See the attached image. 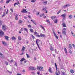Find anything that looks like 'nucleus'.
<instances>
[{"label":"nucleus","mask_w":75,"mask_h":75,"mask_svg":"<svg viewBox=\"0 0 75 75\" xmlns=\"http://www.w3.org/2000/svg\"><path fill=\"white\" fill-rule=\"evenodd\" d=\"M24 50H25V47L23 46V47L22 48L21 50L22 53L20 54V55H23V54H24Z\"/></svg>","instance_id":"f257e3e1"},{"label":"nucleus","mask_w":75,"mask_h":75,"mask_svg":"<svg viewBox=\"0 0 75 75\" xmlns=\"http://www.w3.org/2000/svg\"><path fill=\"white\" fill-rule=\"evenodd\" d=\"M62 34H64V35H66L67 33H66V29L65 28H63L62 31Z\"/></svg>","instance_id":"f03ea898"},{"label":"nucleus","mask_w":75,"mask_h":75,"mask_svg":"<svg viewBox=\"0 0 75 75\" xmlns=\"http://www.w3.org/2000/svg\"><path fill=\"white\" fill-rule=\"evenodd\" d=\"M37 68V69L39 71H42L44 68V67H38Z\"/></svg>","instance_id":"7ed1b4c3"},{"label":"nucleus","mask_w":75,"mask_h":75,"mask_svg":"<svg viewBox=\"0 0 75 75\" xmlns=\"http://www.w3.org/2000/svg\"><path fill=\"white\" fill-rule=\"evenodd\" d=\"M29 68L30 70H36V69H37L35 67H33V66H30Z\"/></svg>","instance_id":"20e7f679"},{"label":"nucleus","mask_w":75,"mask_h":75,"mask_svg":"<svg viewBox=\"0 0 75 75\" xmlns=\"http://www.w3.org/2000/svg\"><path fill=\"white\" fill-rule=\"evenodd\" d=\"M2 30H4V31H5L6 30V25H2Z\"/></svg>","instance_id":"39448f33"},{"label":"nucleus","mask_w":75,"mask_h":75,"mask_svg":"<svg viewBox=\"0 0 75 75\" xmlns=\"http://www.w3.org/2000/svg\"><path fill=\"white\" fill-rule=\"evenodd\" d=\"M21 12V13H26L27 11L25 9H24L22 10Z\"/></svg>","instance_id":"423d86ee"},{"label":"nucleus","mask_w":75,"mask_h":75,"mask_svg":"<svg viewBox=\"0 0 75 75\" xmlns=\"http://www.w3.org/2000/svg\"><path fill=\"white\" fill-rule=\"evenodd\" d=\"M4 35V32L2 31V30L0 31V36H2V35Z\"/></svg>","instance_id":"0eeeda50"},{"label":"nucleus","mask_w":75,"mask_h":75,"mask_svg":"<svg viewBox=\"0 0 75 75\" xmlns=\"http://www.w3.org/2000/svg\"><path fill=\"white\" fill-rule=\"evenodd\" d=\"M69 4H67L66 5L64 6H63V8H66V7H69Z\"/></svg>","instance_id":"6e6552de"},{"label":"nucleus","mask_w":75,"mask_h":75,"mask_svg":"<svg viewBox=\"0 0 75 75\" xmlns=\"http://www.w3.org/2000/svg\"><path fill=\"white\" fill-rule=\"evenodd\" d=\"M53 32L54 34V36L56 37L57 39H58V36H57V35H56V34H55V33L54 31H53Z\"/></svg>","instance_id":"1a4fd4ad"},{"label":"nucleus","mask_w":75,"mask_h":75,"mask_svg":"<svg viewBox=\"0 0 75 75\" xmlns=\"http://www.w3.org/2000/svg\"><path fill=\"white\" fill-rule=\"evenodd\" d=\"M40 40L39 39H36V43L37 45H38V42H39Z\"/></svg>","instance_id":"9d476101"},{"label":"nucleus","mask_w":75,"mask_h":75,"mask_svg":"<svg viewBox=\"0 0 75 75\" xmlns=\"http://www.w3.org/2000/svg\"><path fill=\"white\" fill-rule=\"evenodd\" d=\"M48 71L50 73H52L53 72L52 71V69L51 67L49 68Z\"/></svg>","instance_id":"9b49d317"},{"label":"nucleus","mask_w":75,"mask_h":75,"mask_svg":"<svg viewBox=\"0 0 75 75\" xmlns=\"http://www.w3.org/2000/svg\"><path fill=\"white\" fill-rule=\"evenodd\" d=\"M64 51L66 55H68V52H67V50L66 48H65L64 49Z\"/></svg>","instance_id":"f8f14e48"},{"label":"nucleus","mask_w":75,"mask_h":75,"mask_svg":"<svg viewBox=\"0 0 75 75\" xmlns=\"http://www.w3.org/2000/svg\"><path fill=\"white\" fill-rule=\"evenodd\" d=\"M59 74H60V72H59V70H58L56 73V75H59Z\"/></svg>","instance_id":"ddd939ff"},{"label":"nucleus","mask_w":75,"mask_h":75,"mask_svg":"<svg viewBox=\"0 0 75 75\" xmlns=\"http://www.w3.org/2000/svg\"><path fill=\"white\" fill-rule=\"evenodd\" d=\"M53 21L54 23H55V24H57L58 22V20H57V19H54L53 20Z\"/></svg>","instance_id":"4468645a"},{"label":"nucleus","mask_w":75,"mask_h":75,"mask_svg":"<svg viewBox=\"0 0 75 75\" xmlns=\"http://www.w3.org/2000/svg\"><path fill=\"white\" fill-rule=\"evenodd\" d=\"M4 37L6 40H7V41H8V37L6 36H4Z\"/></svg>","instance_id":"2eb2a0df"},{"label":"nucleus","mask_w":75,"mask_h":75,"mask_svg":"<svg viewBox=\"0 0 75 75\" xmlns=\"http://www.w3.org/2000/svg\"><path fill=\"white\" fill-rule=\"evenodd\" d=\"M61 16L62 17H63V18H65V16H66V14H65V13H64V14L62 15H61Z\"/></svg>","instance_id":"dca6fc26"},{"label":"nucleus","mask_w":75,"mask_h":75,"mask_svg":"<svg viewBox=\"0 0 75 75\" xmlns=\"http://www.w3.org/2000/svg\"><path fill=\"white\" fill-rule=\"evenodd\" d=\"M15 19L16 20H18V15H17V14H16L15 16Z\"/></svg>","instance_id":"f3484780"},{"label":"nucleus","mask_w":75,"mask_h":75,"mask_svg":"<svg viewBox=\"0 0 75 75\" xmlns=\"http://www.w3.org/2000/svg\"><path fill=\"white\" fill-rule=\"evenodd\" d=\"M16 4L17 5H18L19 4V1H18L17 3H15L14 4V6Z\"/></svg>","instance_id":"a211bd4d"},{"label":"nucleus","mask_w":75,"mask_h":75,"mask_svg":"<svg viewBox=\"0 0 75 75\" xmlns=\"http://www.w3.org/2000/svg\"><path fill=\"white\" fill-rule=\"evenodd\" d=\"M18 40H19V41H21V36H18Z\"/></svg>","instance_id":"6ab92c4d"},{"label":"nucleus","mask_w":75,"mask_h":75,"mask_svg":"<svg viewBox=\"0 0 75 75\" xmlns=\"http://www.w3.org/2000/svg\"><path fill=\"white\" fill-rule=\"evenodd\" d=\"M40 36L41 37H45V35L44 34H42V33H40Z\"/></svg>","instance_id":"aec40b11"},{"label":"nucleus","mask_w":75,"mask_h":75,"mask_svg":"<svg viewBox=\"0 0 75 75\" xmlns=\"http://www.w3.org/2000/svg\"><path fill=\"white\" fill-rule=\"evenodd\" d=\"M54 64L56 67V71H57V69H58V68L57 67V64L56 63H55Z\"/></svg>","instance_id":"412c9836"},{"label":"nucleus","mask_w":75,"mask_h":75,"mask_svg":"<svg viewBox=\"0 0 75 75\" xmlns=\"http://www.w3.org/2000/svg\"><path fill=\"white\" fill-rule=\"evenodd\" d=\"M70 72L71 73V74H74V71L72 69H71L70 70Z\"/></svg>","instance_id":"4be33fe9"},{"label":"nucleus","mask_w":75,"mask_h":75,"mask_svg":"<svg viewBox=\"0 0 75 75\" xmlns=\"http://www.w3.org/2000/svg\"><path fill=\"white\" fill-rule=\"evenodd\" d=\"M51 18L53 20H54V19H55V16H52L51 17Z\"/></svg>","instance_id":"5701e85b"},{"label":"nucleus","mask_w":75,"mask_h":75,"mask_svg":"<svg viewBox=\"0 0 75 75\" xmlns=\"http://www.w3.org/2000/svg\"><path fill=\"white\" fill-rule=\"evenodd\" d=\"M11 39L12 40H16V38L15 37L13 36L11 38Z\"/></svg>","instance_id":"b1692460"},{"label":"nucleus","mask_w":75,"mask_h":75,"mask_svg":"<svg viewBox=\"0 0 75 75\" xmlns=\"http://www.w3.org/2000/svg\"><path fill=\"white\" fill-rule=\"evenodd\" d=\"M2 43L4 45H6V43L5 42H2Z\"/></svg>","instance_id":"393cba45"},{"label":"nucleus","mask_w":75,"mask_h":75,"mask_svg":"<svg viewBox=\"0 0 75 75\" xmlns=\"http://www.w3.org/2000/svg\"><path fill=\"white\" fill-rule=\"evenodd\" d=\"M40 27H41L42 29L44 30V31H45V30L44 28V27L42 26V25H40Z\"/></svg>","instance_id":"a878e982"},{"label":"nucleus","mask_w":75,"mask_h":75,"mask_svg":"<svg viewBox=\"0 0 75 75\" xmlns=\"http://www.w3.org/2000/svg\"><path fill=\"white\" fill-rule=\"evenodd\" d=\"M62 25L63 26V27H67V26L66 25L65 23H63Z\"/></svg>","instance_id":"bb28decb"},{"label":"nucleus","mask_w":75,"mask_h":75,"mask_svg":"<svg viewBox=\"0 0 75 75\" xmlns=\"http://www.w3.org/2000/svg\"><path fill=\"white\" fill-rule=\"evenodd\" d=\"M23 29L24 30H25V31H26V32H27V33H28V30H27V28H24Z\"/></svg>","instance_id":"cd10ccee"},{"label":"nucleus","mask_w":75,"mask_h":75,"mask_svg":"<svg viewBox=\"0 0 75 75\" xmlns=\"http://www.w3.org/2000/svg\"><path fill=\"white\" fill-rule=\"evenodd\" d=\"M11 0H8L6 1V3L7 4H8V3H10V1H11Z\"/></svg>","instance_id":"c85d7f7f"},{"label":"nucleus","mask_w":75,"mask_h":75,"mask_svg":"<svg viewBox=\"0 0 75 75\" xmlns=\"http://www.w3.org/2000/svg\"><path fill=\"white\" fill-rule=\"evenodd\" d=\"M24 60H25V59H24V58H22L20 60V61H21V62H22V61H24Z\"/></svg>","instance_id":"c756f323"},{"label":"nucleus","mask_w":75,"mask_h":75,"mask_svg":"<svg viewBox=\"0 0 75 75\" xmlns=\"http://www.w3.org/2000/svg\"><path fill=\"white\" fill-rule=\"evenodd\" d=\"M65 72H62V75H65Z\"/></svg>","instance_id":"7c9ffc66"},{"label":"nucleus","mask_w":75,"mask_h":75,"mask_svg":"<svg viewBox=\"0 0 75 75\" xmlns=\"http://www.w3.org/2000/svg\"><path fill=\"white\" fill-rule=\"evenodd\" d=\"M30 32H31V33H33V32H34V30L31 28L30 29Z\"/></svg>","instance_id":"2f4dec72"},{"label":"nucleus","mask_w":75,"mask_h":75,"mask_svg":"<svg viewBox=\"0 0 75 75\" xmlns=\"http://www.w3.org/2000/svg\"><path fill=\"white\" fill-rule=\"evenodd\" d=\"M50 50L51 51H53L54 50V48H53L52 46H51Z\"/></svg>","instance_id":"473e14b6"},{"label":"nucleus","mask_w":75,"mask_h":75,"mask_svg":"<svg viewBox=\"0 0 75 75\" xmlns=\"http://www.w3.org/2000/svg\"><path fill=\"white\" fill-rule=\"evenodd\" d=\"M69 18H70V19H71V18H72V15H69Z\"/></svg>","instance_id":"72a5a7b5"},{"label":"nucleus","mask_w":75,"mask_h":75,"mask_svg":"<svg viewBox=\"0 0 75 75\" xmlns=\"http://www.w3.org/2000/svg\"><path fill=\"white\" fill-rule=\"evenodd\" d=\"M47 4V1H45L44 2V5H45Z\"/></svg>","instance_id":"f704fd0d"},{"label":"nucleus","mask_w":75,"mask_h":75,"mask_svg":"<svg viewBox=\"0 0 75 75\" xmlns=\"http://www.w3.org/2000/svg\"><path fill=\"white\" fill-rule=\"evenodd\" d=\"M32 22H33V24H35V25H37V24L36 23H35V21H33Z\"/></svg>","instance_id":"c9c22d12"},{"label":"nucleus","mask_w":75,"mask_h":75,"mask_svg":"<svg viewBox=\"0 0 75 75\" xmlns=\"http://www.w3.org/2000/svg\"><path fill=\"white\" fill-rule=\"evenodd\" d=\"M6 14V13L5 12L4 13V14L2 15V17H4L5 15Z\"/></svg>","instance_id":"e433bc0d"},{"label":"nucleus","mask_w":75,"mask_h":75,"mask_svg":"<svg viewBox=\"0 0 75 75\" xmlns=\"http://www.w3.org/2000/svg\"><path fill=\"white\" fill-rule=\"evenodd\" d=\"M35 1H36V0H32L31 1V2H32V3H34L35 2Z\"/></svg>","instance_id":"4c0bfd02"},{"label":"nucleus","mask_w":75,"mask_h":75,"mask_svg":"<svg viewBox=\"0 0 75 75\" xmlns=\"http://www.w3.org/2000/svg\"><path fill=\"white\" fill-rule=\"evenodd\" d=\"M38 48H39V50H40V51H41V48H40V46H39V45H38Z\"/></svg>","instance_id":"58836bf2"},{"label":"nucleus","mask_w":75,"mask_h":75,"mask_svg":"<svg viewBox=\"0 0 75 75\" xmlns=\"http://www.w3.org/2000/svg\"><path fill=\"white\" fill-rule=\"evenodd\" d=\"M5 64H6V65H8V62H5Z\"/></svg>","instance_id":"ea45409f"},{"label":"nucleus","mask_w":75,"mask_h":75,"mask_svg":"<svg viewBox=\"0 0 75 75\" xmlns=\"http://www.w3.org/2000/svg\"><path fill=\"white\" fill-rule=\"evenodd\" d=\"M6 10L7 11L6 12V14H8V9L7 8Z\"/></svg>","instance_id":"a19ab883"},{"label":"nucleus","mask_w":75,"mask_h":75,"mask_svg":"<svg viewBox=\"0 0 75 75\" xmlns=\"http://www.w3.org/2000/svg\"><path fill=\"white\" fill-rule=\"evenodd\" d=\"M26 56L28 58H30V56L28 54H26Z\"/></svg>","instance_id":"79ce46f5"},{"label":"nucleus","mask_w":75,"mask_h":75,"mask_svg":"<svg viewBox=\"0 0 75 75\" xmlns=\"http://www.w3.org/2000/svg\"><path fill=\"white\" fill-rule=\"evenodd\" d=\"M34 34L35 35H37V34H38V33L36 32H34Z\"/></svg>","instance_id":"37998d69"},{"label":"nucleus","mask_w":75,"mask_h":75,"mask_svg":"<svg viewBox=\"0 0 75 75\" xmlns=\"http://www.w3.org/2000/svg\"><path fill=\"white\" fill-rule=\"evenodd\" d=\"M44 14L43 13L41 15H40V17H42V16H44Z\"/></svg>","instance_id":"c03bdc74"},{"label":"nucleus","mask_w":75,"mask_h":75,"mask_svg":"<svg viewBox=\"0 0 75 75\" xmlns=\"http://www.w3.org/2000/svg\"><path fill=\"white\" fill-rule=\"evenodd\" d=\"M10 10L11 11L12 13H13V8H11Z\"/></svg>","instance_id":"a18cd8bd"},{"label":"nucleus","mask_w":75,"mask_h":75,"mask_svg":"<svg viewBox=\"0 0 75 75\" xmlns=\"http://www.w3.org/2000/svg\"><path fill=\"white\" fill-rule=\"evenodd\" d=\"M61 13V11H58L57 13V14H59V13Z\"/></svg>","instance_id":"49530a36"},{"label":"nucleus","mask_w":75,"mask_h":75,"mask_svg":"<svg viewBox=\"0 0 75 75\" xmlns=\"http://www.w3.org/2000/svg\"><path fill=\"white\" fill-rule=\"evenodd\" d=\"M18 22L19 23H20L21 24V23H22V21H21V20H19Z\"/></svg>","instance_id":"de8ad7c7"},{"label":"nucleus","mask_w":75,"mask_h":75,"mask_svg":"<svg viewBox=\"0 0 75 75\" xmlns=\"http://www.w3.org/2000/svg\"><path fill=\"white\" fill-rule=\"evenodd\" d=\"M69 47L70 48H72V46H71V44H70L69 45Z\"/></svg>","instance_id":"09e8293b"},{"label":"nucleus","mask_w":75,"mask_h":75,"mask_svg":"<svg viewBox=\"0 0 75 75\" xmlns=\"http://www.w3.org/2000/svg\"><path fill=\"white\" fill-rule=\"evenodd\" d=\"M2 55L3 54H1V53L0 52V57H1V58H2Z\"/></svg>","instance_id":"8fccbe9b"},{"label":"nucleus","mask_w":75,"mask_h":75,"mask_svg":"<svg viewBox=\"0 0 75 75\" xmlns=\"http://www.w3.org/2000/svg\"><path fill=\"white\" fill-rule=\"evenodd\" d=\"M31 36L33 39H34L35 38V37H34V36L33 35H32Z\"/></svg>","instance_id":"3c124183"},{"label":"nucleus","mask_w":75,"mask_h":75,"mask_svg":"<svg viewBox=\"0 0 75 75\" xmlns=\"http://www.w3.org/2000/svg\"><path fill=\"white\" fill-rule=\"evenodd\" d=\"M36 37H40V35L38 34L36 35Z\"/></svg>","instance_id":"603ef678"},{"label":"nucleus","mask_w":75,"mask_h":75,"mask_svg":"<svg viewBox=\"0 0 75 75\" xmlns=\"http://www.w3.org/2000/svg\"><path fill=\"white\" fill-rule=\"evenodd\" d=\"M23 30H24V28H21V31H23Z\"/></svg>","instance_id":"864d4df0"},{"label":"nucleus","mask_w":75,"mask_h":75,"mask_svg":"<svg viewBox=\"0 0 75 75\" xmlns=\"http://www.w3.org/2000/svg\"><path fill=\"white\" fill-rule=\"evenodd\" d=\"M2 25V22L1 21H0V26H1Z\"/></svg>","instance_id":"5fc2aeb1"},{"label":"nucleus","mask_w":75,"mask_h":75,"mask_svg":"<svg viewBox=\"0 0 75 75\" xmlns=\"http://www.w3.org/2000/svg\"><path fill=\"white\" fill-rule=\"evenodd\" d=\"M69 52L70 54H72V51L70 50H69Z\"/></svg>","instance_id":"6e6d98bb"},{"label":"nucleus","mask_w":75,"mask_h":75,"mask_svg":"<svg viewBox=\"0 0 75 75\" xmlns=\"http://www.w3.org/2000/svg\"><path fill=\"white\" fill-rule=\"evenodd\" d=\"M40 74V71H38L37 72L38 75H39Z\"/></svg>","instance_id":"4d7b16f0"},{"label":"nucleus","mask_w":75,"mask_h":75,"mask_svg":"<svg viewBox=\"0 0 75 75\" xmlns=\"http://www.w3.org/2000/svg\"><path fill=\"white\" fill-rule=\"evenodd\" d=\"M46 22H47V23H50V21L48 20L46 21Z\"/></svg>","instance_id":"13d9d810"},{"label":"nucleus","mask_w":75,"mask_h":75,"mask_svg":"<svg viewBox=\"0 0 75 75\" xmlns=\"http://www.w3.org/2000/svg\"><path fill=\"white\" fill-rule=\"evenodd\" d=\"M36 14H37V15H39V14H40V13H39V12H37L36 13Z\"/></svg>","instance_id":"bf43d9fd"},{"label":"nucleus","mask_w":75,"mask_h":75,"mask_svg":"<svg viewBox=\"0 0 75 75\" xmlns=\"http://www.w3.org/2000/svg\"><path fill=\"white\" fill-rule=\"evenodd\" d=\"M28 27H30V28L31 27V25H28Z\"/></svg>","instance_id":"052dcab7"},{"label":"nucleus","mask_w":75,"mask_h":75,"mask_svg":"<svg viewBox=\"0 0 75 75\" xmlns=\"http://www.w3.org/2000/svg\"><path fill=\"white\" fill-rule=\"evenodd\" d=\"M72 45H73V47H74V48H75V45H74V44H73Z\"/></svg>","instance_id":"680f3d73"},{"label":"nucleus","mask_w":75,"mask_h":75,"mask_svg":"<svg viewBox=\"0 0 75 75\" xmlns=\"http://www.w3.org/2000/svg\"><path fill=\"white\" fill-rule=\"evenodd\" d=\"M42 10H45V11H46V9H45V8H43Z\"/></svg>","instance_id":"e2e57ef3"},{"label":"nucleus","mask_w":75,"mask_h":75,"mask_svg":"<svg viewBox=\"0 0 75 75\" xmlns=\"http://www.w3.org/2000/svg\"><path fill=\"white\" fill-rule=\"evenodd\" d=\"M48 74H48V73L47 72H46V75H48Z\"/></svg>","instance_id":"0e129e2a"},{"label":"nucleus","mask_w":75,"mask_h":75,"mask_svg":"<svg viewBox=\"0 0 75 75\" xmlns=\"http://www.w3.org/2000/svg\"><path fill=\"white\" fill-rule=\"evenodd\" d=\"M24 18H25V19H26L27 18V17H26L25 16H24Z\"/></svg>","instance_id":"69168bd1"},{"label":"nucleus","mask_w":75,"mask_h":75,"mask_svg":"<svg viewBox=\"0 0 75 75\" xmlns=\"http://www.w3.org/2000/svg\"><path fill=\"white\" fill-rule=\"evenodd\" d=\"M14 65H16L17 66V63L15 62V64Z\"/></svg>","instance_id":"338daca9"},{"label":"nucleus","mask_w":75,"mask_h":75,"mask_svg":"<svg viewBox=\"0 0 75 75\" xmlns=\"http://www.w3.org/2000/svg\"><path fill=\"white\" fill-rule=\"evenodd\" d=\"M17 75H21V74H17Z\"/></svg>","instance_id":"774afa93"}]
</instances>
